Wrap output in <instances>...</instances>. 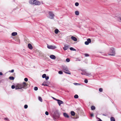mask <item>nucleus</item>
<instances>
[{
	"mask_svg": "<svg viewBox=\"0 0 121 121\" xmlns=\"http://www.w3.org/2000/svg\"><path fill=\"white\" fill-rule=\"evenodd\" d=\"M27 84L25 82H23L22 84H17L15 86V89H21V91H22L23 90L22 89H26L27 88Z\"/></svg>",
	"mask_w": 121,
	"mask_h": 121,
	"instance_id": "obj_1",
	"label": "nucleus"
},
{
	"mask_svg": "<svg viewBox=\"0 0 121 121\" xmlns=\"http://www.w3.org/2000/svg\"><path fill=\"white\" fill-rule=\"evenodd\" d=\"M52 111L54 112V113L52 115V117L53 119L55 121L60 117V114L58 110L53 109Z\"/></svg>",
	"mask_w": 121,
	"mask_h": 121,
	"instance_id": "obj_2",
	"label": "nucleus"
},
{
	"mask_svg": "<svg viewBox=\"0 0 121 121\" xmlns=\"http://www.w3.org/2000/svg\"><path fill=\"white\" fill-rule=\"evenodd\" d=\"M62 69L64 70V72L67 74H70V72L69 70L67 67L66 66H63L62 67Z\"/></svg>",
	"mask_w": 121,
	"mask_h": 121,
	"instance_id": "obj_3",
	"label": "nucleus"
},
{
	"mask_svg": "<svg viewBox=\"0 0 121 121\" xmlns=\"http://www.w3.org/2000/svg\"><path fill=\"white\" fill-rule=\"evenodd\" d=\"M115 54L114 49L113 48H111L109 50L108 53L109 55L114 56Z\"/></svg>",
	"mask_w": 121,
	"mask_h": 121,
	"instance_id": "obj_4",
	"label": "nucleus"
},
{
	"mask_svg": "<svg viewBox=\"0 0 121 121\" xmlns=\"http://www.w3.org/2000/svg\"><path fill=\"white\" fill-rule=\"evenodd\" d=\"M48 14L49 18L51 19H53L54 18V15L52 12H49Z\"/></svg>",
	"mask_w": 121,
	"mask_h": 121,
	"instance_id": "obj_5",
	"label": "nucleus"
},
{
	"mask_svg": "<svg viewBox=\"0 0 121 121\" xmlns=\"http://www.w3.org/2000/svg\"><path fill=\"white\" fill-rule=\"evenodd\" d=\"M48 48L49 49H53L56 48V47L55 46L49 45H48L47 46Z\"/></svg>",
	"mask_w": 121,
	"mask_h": 121,
	"instance_id": "obj_6",
	"label": "nucleus"
},
{
	"mask_svg": "<svg viewBox=\"0 0 121 121\" xmlns=\"http://www.w3.org/2000/svg\"><path fill=\"white\" fill-rule=\"evenodd\" d=\"M91 42V40L89 38L87 39V41L85 42V44L86 45H88L89 43Z\"/></svg>",
	"mask_w": 121,
	"mask_h": 121,
	"instance_id": "obj_7",
	"label": "nucleus"
},
{
	"mask_svg": "<svg viewBox=\"0 0 121 121\" xmlns=\"http://www.w3.org/2000/svg\"><path fill=\"white\" fill-rule=\"evenodd\" d=\"M40 4V2L39 1L36 0L35 1L34 5H39Z\"/></svg>",
	"mask_w": 121,
	"mask_h": 121,
	"instance_id": "obj_8",
	"label": "nucleus"
},
{
	"mask_svg": "<svg viewBox=\"0 0 121 121\" xmlns=\"http://www.w3.org/2000/svg\"><path fill=\"white\" fill-rule=\"evenodd\" d=\"M36 0H30L29 3L31 4H34Z\"/></svg>",
	"mask_w": 121,
	"mask_h": 121,
	"instance_id": "obj_9",
	"label": "nucleus"
},
{
	"mask_svg": "<svg viewBox=\"0 0 121 121\" xmlns=\"http://www.w3.org/2000/svg\"><path fill=\"white\" fill-rule=\"evenodd\" d=\"M57 103L59 106H60L61 104L64 103V102L58 99L57 100Z\"/></svg>",
	"mask_w": 121,
	"mask_h": 121,
	"instance_id": "obj_10",
	"label": "nucleus"
},
{
	"mask_svg": "<svg viewBox=\"0 0 121 121\" xmlns=\"http://www.w3.org/2000/svg\"><path fill=\"white\" fill-rule=\"evenodd\" d=\"M63 115L64 116L65 118H69V115L66 113H64Z\"/></svg>",
	"mask_w": 121,
	"mask_h": 121,
	"instance_id": "obj_11",
	"label": "nucleus"
},
{
	"mask_svg": "<svg viewBox=\"0 0 121 121\" xmlns=\"http://www.w3.org/2000/svg\"><path fill=\"white\" fill-rule=\"evenodd\" d=\"M68 47L67 45H64V47L63 48L64 50L65 51L68 48Z\"/></svg>",
	"mask_w": 121,
	"mask_h": 121,
	"instance_id": "obj_12",
	"label": "nucleus"
},
{
	"mask_svg": "<svg viewBox=\"0 0 121 121\" xmlns=\"http://www.w3.org/2000/svg\"><path fill=\"white\" fill-rule=\"evenodd\" d=\"M50 58L52 59H56V57L55 56L53 55H52L50 56Z\"/></svg>",
	"mask_w": 121,
	"mask_h": 121,
	"instance_id": "obj_13",
	"label": "nucleus"
},
{
	"mask_svg": "<svg viewBox=\"0 0 121 121\" xmlns=\"http://www.w3.org/2000/svg\"><path fill=\"white\" fill-rule=\"evenodd\" d=\"M28 46L29 48L30 49H32L33 48L32 45L30 43L28 44Z\"/></svg>",
	"mask_w": 121,
	"mask_h": 121,
	"instance_id": "obj_14",
	"label": "nucleus"
},
{
	"mask_svg": "<svg viewBox=\"0 0 121 121\" xmlns=\"http://www.w3.org/2000/svg\"><path fill=\"white\" fill-rule=\"evenodd\" d=\"M71 39H72L74 41H76L77 40V39L75 37L73 36H72L71 37Z\"/></svg>",
	"mask_w": 121,
	"mask_h": 121,
	"instance_id": "obj_15",
	"label": "nucleus"
},
{
	"mask_svg": "<svg viewBox=\"0 0 121 121\" xmlns=\"http://www.w3.org/2000/svg\"><path fill=\"white\" fill-rule=\"evenodd\" d=\"M86 75L88 76H92V75L91 74V73L90 72L87 73L86 72Z\"/></svg>",
	"mask_w": 121,
	"mask_h": 121,
	"instance_id": "obj_16",
	"label": "nucleus"
},
{
	"mask_svg": "<svg viewBox=\"0 0 121 121\" xmlns=\"http://www.w3.org/2000/svg\"><path fill=\"white\" fill-rule=\"evenodd\" d=\"M17 35V32H13L12 33V35L13 36H16Z\"/></svg>",
	"mask_w": 121,
	"mask_h": 121,
	"instance_id": "obj_17",
	"label": "nucleus"
},
{
	"mask_svg": "<svg viewBox=\"0 0 121 121\" xmlns=\"http://www.w3.org/2000/svg\"><path fill=\"white\" fill-rule=\"evenodd\" d=\"M71 115L72 116H74L75 115V112L73 111H71L70 112Z\"/></svg>",
	"mask_w": 121,
	"mask_h": 121,
	"instance_id": "obj_18",
	"label": "nucleus"
},
{
	"mask_svg": "<svg viewBox=\"0 0 121 121\" xmlns=\"http://www.w3.org/2000/svg\"><path fill=\"white\" fill-rule=\"evenodd\" d=\"M55 33L56 34H58L59 31V30L57 29H56L55 30Z\"/></svg>",
	"mask_w": 121,
	"mask_h": 121,
	"instance_id": "obj_19",
	"label": "nucleus"
},
{
	"mask_svg": "<svg viewBox=\"0 0 121 121\" xmlns=\"http://www.w3.org/2000/svg\"><path fill=\"white\" fill-rule=\"evenodd\" d=\"M110 120L111 121H115L114 118L113 117H111Z\"/></svg>",
	"mask_w": 121,
	"mask_h": 121,
	"instance_id": "obj_20",
	"label": "nucleus"
},
{
	"mask_svg": "<svg viewBox=\"0 0 121 121\" xmlns=\"http://www.w3.org/2000/svg\"><path fill=\"white\" fill-rule=\"evenodd\" d=\"M9 79L11 80H13L14 79V78L13 76H10L9 77Z\"/></svg>",
	"mask_w": 121,
	"mask_h": 121,
	"instance_id": "obj_21",
	"label": "nucleus"
},
{
	"mask_svg": "<svg viewBox=\"0 0 121 121\" xmlns=\"http://www.w3.org/2000/svg\"><path fill=\"white\" fill-rule=\"evenodd\" d=\"M75 14L76 15H78L79 14V12L78 11H76L75 12Z\"/></svg>",
	"mask_w": 121,
	"mask_h": 121,
	"instance_id": "obj_22",
	"label": "nucleus"
},
{
	"mask_svg": "<svg viewBox=\"0 0 121 121\" xmlns=\"http://www.w3.org/2000/svg\"><path fill=\"white\" fill-rule=\"evenodd\" d=\"M38 99L41 102H42L43 101L41 97L39 96L38 97Z\"/></svg>",
	"mask_w": 121,
	"mask_h": 121,
	"instance_id": "obj_23",
	"label": "nucleus"
},
{
	"mask_svg": "<svg viewBox=\"0 0 121 121\" xmlns=\"http://www.w3.org/2000/svg\"><path fill=\"white\" fill-rule=\"evenodd\" d=\"M91 108L92 110H93L95 109V108L94 106H92L91 107Z\"/></svg>",
	"mask_w": 121,
	"mask_h": 121,
	"instance_id": "obj_24",
	"label": "nucleus"
},
{
	"mask_svg": "<svg viewBox=\"0 0 121 121\" xmlns=\"http://www.w3.org/2000/svg\"><path fill=\"white\" fill-rule=\"evenodd\" d=\"M46 83L45 82H43V83L42 84V85H43L44 86H48V84H45V83Z\"/></svg>",
	"mask_w": 121,
	"mask_h": 121,
	"instance_id": "obj_25",
	"label": "nucleus"
},
{
	"mask_svg": "<svg viewBox=\"0 0 121 121\" xmlns=\"http://www.w3.org/2000/svg\"><path fill=\"white\" fill-rule=\"evenodd\" d=\"M70 50H72V51H76V50L74 48H73L72 47H70Z\"/></svg>",
	"mask_w": 121,
	"mask_h": 121,
	"instance_id": "obj_26",
	"label": "nucleus"
},
{
	"mask_svg": "<svg viewBox=\"0 0 121 121\" xmlns=\"http://www.w3.org/2000/svg\"><path fill=\"white\" fill-rule=\"evenodd\" d=\"M74 97L75 99H77L78 98V96L77 95H74Z\"/></svg>",
	"mask_w": 121,
	"mask_h": 121,
	"instance_id": "obj_27",
	"label": "nucleus"
},
{
	"mask_svg": "<svg viewBox=\"0 0 121 121\" xmlns=\"http://www.w3.org/2000/svg\"><path fill=\"white\" fill-rule=\"evenodd\" d=\"M46 74H44L42 75V77L43 78H45V77H46Z\"/></svg>",
	"mask_w": 121,
	"mask_h": 121,
	"instance_id": "obj_28",
	"label": "nucleus"
},
{
	"mask_svg": "<svg viewBox=\"0 0 121 121\" xmlns=\"http://www.w3.org/2000/svg\"><path fill=\"white\" fill-rule=\"evenodd\" d=\"M66 61L67 62H69L70 61V60L69 58H67L66 59Z\"/></svg>",
	"mask_w": 121,
	"mask_h": 121,
	"instance_id": "obj_29",
	"label": "nucleus"
},
{
	"mask_svg": "<svg viewBox=\"0 0 121 121\" xmlns=\"http://www.w3.org/2000/svg\"><path fill=\"white\" fill-rule=\"evenodd\" d=\"M38 87H35L34 88V90L35 91H36L38 90Z\"/></svg>",
	"mask_w": 121,
	"mask_h": 121,
	"instance_id": "obj_30",
	"label": "nucleus"
},
{
	"mask_svg": "<svg viewBox=\"0 0 121 121\" xmlns=\"http://www.w3.org/2000/svg\"><path fill=\"white\" fill-rule=\"evenodd\" d=\"M63 72L62 71H59L58 72V73L60 74H63Z\"/></svg>",
	"mask_w": 121,
	"mask_h": 121,
	"instance_id": "obj_31",
	"label": "nucleus"
},
{
	"mask_svg": "<svg viewBox=\"0 0 121 121\" xmlns=\"http://www.w3.org/2000/svg\"><path fill=\"white\" fill-rule=\"evenodd\" d=\"M99 91L100 92H102L103 91V89L101 88H100L99 89Z\"/></svg>",
	"mask_w": 121,
	"mask_h": 121,
	"instance_id": "obj_32",
	"label": "nucleus"
},
{
	"mask_svg": "<svg viewBox=\"0 0 121 121\" xmlns=\"http://www.w3.org/2000/svg\"><path fill=\"white\" fill-rule=\"evenodd\" d=\"M11 88L12 89H14V88L15 89V86L14 85H12L11 86Z\"/></svg>",
	"mask_w": 121,
	"mask_h": 121,
	"instance_id": "obj_33",
	"label": "nucleus"
},
{
	"mask_svg": "<svg viewBox=\"0 0 121 121\" xmlns=\"http://www.w3.org/2000/svg\"><path fill=\"white\" fill-rule=\"evenodd\" d=\"M79 4V3L78 2H76L75 3V6H78Z\"/></svg>",
	"mask_w": 121,
	"mask_h": 121,
	"instance_id": "obj_34",
	"label": "nucleus"
},
{
	"mask_svg": "<svg viewBox=\"0 0 121 121\" xmlns=\"http://www.w3.org/2000/svg\"><path fill=\"white\" fill-rule=\"evenodd\" d=\"M86 72L85 71L84 73H81V74L82 75H86Z\"/></svg>",
	"mask_w": 121,
	"mask_h": 121,
	"instance_id": "obj_35",
	"label": "nucleus"
},
{
	"mask_svg": "<svg viewBox=\"0 0 121 121\" xmlns=\"http://www.w3.org/2000/svg\"><path fill=\"white\" fill-rule=\"evenodd\" d=\"M28 108V105H27L26 104L24 105V108H25L26 109V108Z\"/></svg>",
	"mask_w": 121,
	"mask_h": 121,
	"instance_id": "obj_36",
	"label": "nucleus"
},
{
	"mask_svg": "<svg viewBox=\"0 0 121 121\" xmlns=\"http://www.w3.org/2000/svg\"><path fill=\"white\" fill-rule=\"evenodd\" d=\"M46 80H48L49 78V77L48 76H46L45 78Z\"/></svg>",
	"mask_w": 121,
	"mask_h": 121,
	"instance_id": "obj_37",
	"label": "nucleus"
},
{
	"mask_svg": "<svg viewBox=\"0 0 121 121\" xmlns=\"http://www.w3.org/2000/svg\"><path fill=\"white\" fill-rule=\"evenodd\" d=\"M84 82L86 83H88V81L87 79H86L84 80Z\"/></svg>",
	"mask_w": 121,
	"mask_h": 121,
	"instance_id": "obj_38",
	"label": "nucleus"
},
{
	"mask_svg": "<svg viewBox=\"0 0 121 121\" xmlns=\"http://www.w3.org/2000/svg\"><path fill=\"white\" fill-rule=\"evenodd\" d=\"M14 72V70L12 69L11 70H9V72H10L13 73Z\"/></svg>",
	"mask_w": 121,
	"mask_h": 121,
	"instance_id": "obj_39",
	"label": "nucleus"
},
{
	"mask_svg": "<svg viewBox=\"0 0 121 121\" xmlns=\"http://www.w3.org/2000/svg\"><path fill=\"white\" fill-rule=\"evenodd\" d=\"M24 81L26 82H27L28 81V79L27 78H25L24 79Z\"/></svg>",
	"mask_w": 121,
	"mask_h": 121,
	"instance_id": "obj_40",
	"label": "nucleus"
},
{
	"mask_svg": "<svg viewBox=\"0 0 121 121\" xmlns=\"http://www.w3.org/2000/svg\"><path fill=\"white\" fill-rule=\"evenodd\" d=\"M45 114L47 115H48L49 114L48 112L47 111H46L45 112Z\"/></svg>",
	"mask_w": 121,
	"mask_h": 121,
	"instance_id": "obj_41",
	"label": "nucleus"
},
{
	"mask_svg": "<svg viewBox=\"0 0 121 121\" xmlns=\"http://www.w3.org/2000/svg\"><path fill=\"white\" fill-rule=\"evenodd\" d=\"M84 55L86 57L88 56H89V55L87 54H85Z\"/></svg>",
	"mask_w": 121,
	"mask_h": 121,
	"instance_id": "obj_42",
	"label": "nucleus"
},
{
	"mask_svg": "<svg viewBox=\"0 0 121 121\" xmlns=\"http://www.w3.org/2000/svg\"><path fill=\"white\" fill-rule=\"evenodd\" d=\"M4 120H6V121H8V118H7V117H6V118H4Z\"/></svg>",
	"mask_w": 121,
	"mask_h": 121,
	"instance_id": "obj_43",
	"label": "nucleus"
},
{
	"mask_svg": "<svg viewBox=\"0 0 121 121\" xmlns=\"http://www.w3.org/2000/svg\"><path fill=\"white\" fill-rule=\"evenodd\" d=\"M90 116L91 117H92L93 116V113H92L90 114Z\"/></svg>",
	"mask_w": 121,
	"mask_h": 121,
	"instance_id": "obj_44",
	"label": "nucleus"
},
{
	"mask_svg": "<svg viewBox=\"0 0 121 121\" xmlns=\"http://www.w3.org/2000/svg\"><path fill=\"white\" fill-rule=\"evenodd\" d=\"M103 115L105 116H107V115L106 114H103L102 115Z\"/></svg>",
	"mask_w": 121,
	"mask_h": 121,
	"instance_id": "obj_45",
	"label": "nucleus"
},
{
	"mask_svg": "<svg viewBox=\"0 0 121 121\" xmlns=\"http://www.w3.org/2000/svg\"><path fill=\"white\" fill-rule=\"evenodd\" d=\"M52 98H53V99H54L55 100H56V101H57V100L58 99H56V98H54V97H52Z\"/></svg>",
	"mask_w": 121,
	"mask_h": 121,
	"instance_id": "obj_46",
	"label": "nucleus"
},
{
	"mask_svg": "<svg viewBox=\"0 0 121 121\" xmlns=\"http://www.w3.org/2000/svg\"><path fill=\"white\" fill-rule=\"evenodd\" d=\"M3 75V73L2 72H0V75Z\"/></svg>",
	"mask_w": 121,
	"mask_h": 121,
	"instance_id": "obj_47",
	"label": "nucleus"
},
{
	"mask_svg": "<svg viewBox=\"0 0 121 121\" xmlns=\"http://www.w3.org/2000/svg\"><path fill=\"white\" fill-rule=\"evenodd\" d=\"M98 121H102V120L100 118H99V120Z\"/></svg>",
	"mask_w": 121,
	"mask_h": 121,
	"instance_id": "obj_48",
	"label": "nucleus"
},
{
	"mask_svg": "<svg viewBox=\"0 0 121 121\" xmlns=\"http://www.w3.org/2000/svg\"><path fill=\"white\" fill-rule=\"evenodd\" d=\"M75 85H76L77 84H78L77 83H74V84Z\"/></svg>",
	"mask_w": 121,
	"mask_h": 121,
	"instance_id": "obj_49",
	"label": "nucleus"
},
{
	"mask_svg": "<svg viewBox=\"0 0 121 121\" xmlns=\"http://www.w3.org/2000/svg\"><path fill=\"white\" fill-rule=\"evenodd\" d=\"M16 40V41H17L18 42H20V41L19 40Z\"/></svg>",
	"mask_w": 121,
	"mask_h": 121,
	"instance_id": "obj_50",
	"label": "nucleus"
},
{
	"mask_svg": "<svg viewBox=\"0 0 121 121\" xmlns=\"http://www.w3.org/2000/svg\"><path fill=\"white\" fill-rule=\"evenodd\" d=\"M81 70L82 71V72H84V70H83V69H82Z\"/></svg>",
	"mask_w": 121,
	"mask_h": 121,
	"instance_id": "obj_51",
	"label": "nucleus"
},
{
	"mask_svg": "<svg viewBox=\"0 0 121 121\" xmlns=\"http://www.w3.org/2000/svg\"><path fill=\"white\" fill-rule=\"evenodd\" d=\"M120 20L121 21V18H120Z\"/></svg>",
	"mask_w": 121,
	"mask_h": 121,
	"instance_id": "obj_52",
	"label": "nucleus"
},
{
	"mask_svg": "<svg viewBox=\"0 0 121 121\" xmlns=\"http://www.w3.org/2000/svg\"><path fill=\"white\" fill-rule=\"evenodd\" d=\"M66 71V72H68L66 71Z\"/></svg>",
	"mask_w": 121,
	"mask_h": 121,
	"instance_id": "obj_53",
	"label": "nucleus"
},
{
	"mask_svg": "<svg viewBox=\"0 0 121 121\" xmlns=\"http://www.w3.org/2000/svg\"><path fill=\"white\" fill-rule=\"evenodd\" d=\"M42 4H43V2H42Z\"/></svg>",
	"mask_w": 121,
	"mask_h": 121,
	"instance_id": "obj_54",
	"label": "nucleus"
}]
</instances>
